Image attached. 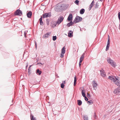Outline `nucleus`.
<instances>
[{"mask_svg":"<svg viewBox=\"0 0 120 120\" xmlns=\"http://www.w3.org/2000/svg\"><path fill=\"white\" fill-rule=\"evenodd\" d=\"M108 78L109 79L114 82L117 86H120V81L115 76L111 75L109 76Z\"/></svg>","mask_w":120,"mask_h":120,"instance_id":"1","label":"nucleus"},{"mask_svg":"<svg viewBox=\"0 0 120 120\" xmlns=\"http://www.w3.org/2000/svg\"><path fill=\"white\" fill-rule=\"evenodd\" d=\"M107 60L108 63L111 64L113 67H115L116 66V63L113 61L110 58L108 57Z\"/></svg>","mask_w":120,"mask_h":120,"instance_id":"2","label":"nucleus"},{"mask_svg":"<svg viewBox=\"0 0 120 120\" xmlns=\"http://www.w3.org/2000/svg\"><path fill=\"white\" fill-rule=\"evenodd\" d=\"M64 18L62 16L59 17L56 22V24L55 25V26H56V25H59L63 20Z\"/></svg>","mask_w":120,"mask_h":120,"instance_id":"3","label":"nucleus"},{"mask_svg":"<svg viewBox=\"0 0 120 120\" xmlns=\"http://www.w3.org/2000/svg\"><path fill=\"white\" fill-rule=\"evenodd\" d=\"M82 18L79 16H76L73 21L75 23L81 21L82 20Z\"/></svg>","mask_w":120,"mask_h":120,"instance_id":"4","label":"nucleus"},{"mask_svg":"<svg viewBox=\"0 0 120 120\" xmlns=\"http://www.w3.org/2000/svg\"><path fill=\"white\" fill-rule=\"evenodd\" d=\"M15 15L21 16L22 15V11L19 9L16 11L15 13Z\"/></svg>","mask_w":120,"mask_h":120,"instance_id":"5","label":"nucleus"},{"mask_svg":"<svg viewBox=\"0 0 120 120\" xmlns=\"http://www.w3.org/2000/svg\"><path fill=\"white\" fill-rule=\"evenodd\" d=\"M42 16L43 18L49 17L51 16V13L50 12L45 13L43 14Z\"/></svg>","mask_w":120,"mask_h":120,"instance_id":"6","label":"nucleus"},{"mask_svg":"<svg viewBox=\"0 0 120 120\" xmlns=\"http://www.w3.org/2000/svg\"><path fill=\"white\" fill-rule=\"evenodd\" d=\"M114 94H117L120 93V89L119 87L115 89L114 91Z\"/></svg>","mask_w":120,"mask_h":120,"instance_id":"7","label":"nucleus"},{"mask_svg":"<svg viewBox=\"0 0 120 120\" xmlns=\"http://www.w3.org/2000/svg\"><path fill=\"white\" fill-rule=\"evenodd\" d=\"M100 75L103 77H105L106 76V74L104 71L103 70L100 71Z\"/></svg>","mask_w":120,"mask_h":120,"instance_id":"8","label":"nucleus"},{"mask_svg":"<svg viewBox=\"0 0 120 120\" xmlns=\"http://www.w3.org/2000/svg\"><path fill=\"white\" fill-rule=\"evenodd\" d=\"M50 33H47L45 34L43 36V38H48L50 35Z\"/></svg>","mask_w":120,"mask_h":120,"instance_id":"9","label":"nucleus"},{"mask_svg":"<svg viewBox=\"0 0 120 120\" xmlns=\"http://www.w3.org/2000/svg\"><path fill=\"white\" fill-rule=\"evenodd\" d=\"M97 84L96 82L94 80L93 81V84L92 85L93 87L94 88V89L95 90V89H94L97 86Z\"/></svg>","mask_w":120,"mask_h":120,"instance_id":"10","label":"nucleus"},{"mask_svg":"<svg viewBox=\"0 0 120 120\" xmlns=\"http://www.w3.org/2000/svg\"><path fill=\"white\" fill-rule=\"evenodd\" d=\"M72 14H70L69 15L67 19L68 21H70L72 20Z\"/></svg>","mask_w":120,"mask_h":120,"instance_id":"11","label":"nucleus"},{"mask_svg":"<svg viewBox=\"0 0 120 120\" xmlns=\"http://www.w3.org/2000/svg\"><path fill=\"white\" fill-rule=\"evenodd\" d=\"M94 0H93L92 1V3L90 4V5L89 6V10H90L93 7L94 5Z\"/></svg>","mask_w":120,"mask_h":120,"instance_id":"12","label":"nucleus"},{"mask_svg":"<svg viewBox=\"0 0 120 120\" xmlns=\"http://www.w3.org/2000/svg\"><path fill=\"white\" fill-rule=\"evenodd\" d=\"M85 53H83L82 55L80 57V61L82 62L83 60L84 59V54Z\"/></svg>","mask_w":120,"mask_h":120,"instance_id":"13","label":"nucleus"},{"mask_svg":"<svg viewBox=\"0 0 120 120\" xmlns=\"http://www.w3.org/2000/svg\"><path fill=\"white\" fill-rule=\"evenodd\" d=\"M32 15V13L30 11L28 12V13H27V15L28 18H31Z\"/></svg>","mask_w":120,"mask_h":120,"instance_id":"14","label":"nucleus"},{"mask_svg":"<svg viewBox=\"0 0 120 120\" xmlns=\"http://www.w3.org/2000/svg\"><path fill=\"white\" fill-rule=\"evenodd\" d=\"M73 32L72 31H70L68 33V36L70 37H71L73 36Z\"/></svg>","mask_w":120,"mask_h":120,"instance_id":"15","label":"nucleus"},{"mask_svg":"<svg viewBox=\"0 0 120 120\" xmlns=\"http://www.w3.org/2000/svg\"><path fill=\"white\" fill-rule=\"evenodd\" d=\"M41 18H40L39 19L40 23V25H43V23L42 21V16H41Z\"/></svg>","mask_w":120,"mask_h":120,"instance_id":"16","label":"nucleus"},{"mask_svg":"<svg viewBox=\"0 0 120 120\" xmlns=\"http://www.w3.org/2000/svg\"><path fill=\"white\" fill-rule=\"evenodd\" d=\"M73 23V22L72 21H71L70 22L68 23L67 24V26L68 27H69L72 25Z\"/></svg>","mask_w":120,"mask_h":120,"instance_id":"17","label":"nucleus"},{"mask_svg":"<svg viewBox=\"0 0 120 120\" xmlns=\"http://www.w3.org/2000/svg\"><path fill=\"white\" fill-rule=\"evenodd\" d=\"M85 92L86 91L84 90H82V95L83 97H85Z\"/></svg>","mask_w":120,"mask_h":120,"instance_id":"18","label":"nucleus"},{"mask_svg":"<svg viewBox=\"0 0 120 120\" xmlns=\"http://www.w3.org/2000/svg\"><path fill=\"white\" fill-rule=\"evenodd\" d=\"M65 46H64L62 49L61 53H62L64 54L65 53Z\"/></svg>","mask_w":120,"mask_h":120,"instance_id":"19","label":"nucleus"},{"mask_svg":"<svg viewBox=\"0 0 120 120\" xmlns=\"http://www.w3.org/2000/svg\"><path fill=\"white\" fill-rule=\"evenodd\" d=\"M85 12V10L84 9H82L80 11V14H83Z\"/></svg>","mask_w":120,"mask_h":120,"instance_id":"20","label":"nucleus"},{"mask_svg":"<svg viewBox=\"0 0 120 120\" xmlns=\"http://www.w3.org/2000/svg\"><path fill=\"white\" fill-rule=\"evenodd\" d=\"M30 117L31 120H36L35 118H34L33 115H32L31 113V114Z\"/></svg>","mask_w":120,"mask_h":120,"instance_id":"21","label":"nucleus"},{"mask_svg":"<svg viewBox=\"0 0 120 120\" xmlns=\"http://www.w3.org/2000/svg\"><path fill=\"white\" fill-rule=\"evenodd\" d=\"M36 73L37 74H38L39 75H40L41 74V71H40L39 69H38L37 70Z\"/></svg>","mask_w":120,"mask_h":120,"instance_id":"22","label":"nucleus"},{"mask_svg":"<svg viewBox=\"0 0 120 120\" xmlns=\"http://www.w3.org/2000/svg\"><path fill=\"white\" fill-rule=\"evenodd\" d=\"M77 102H78V104L79 105H81L82 104V101L80 100H77Z\"/></svg>","mask_w":120,"mask_h":120,"instance_id":"23","label":"nucleus"},{"mask_svg":"<svg viewBox=\"0 0 120 120\" xmlns=\"http://www.w3.org/2000/svg\"><path fill=\"white\" fill-rule=\"evenodd\" d=\"M88 104H89V105H91L93 103V102L92 100L88 101L87 102Z\"/></svg>","mask_w":120,"mask_h":120,"instance_id":"24","label":"nucleus"},{"mask_svg":"<svg viewBox=\"0 0 120 120\" xmlns=\"http://www.w3.org/2000/svg\"><path fill=\"white\" fill-rule=\"evenodd\" d=\"M76 76H75L74 77V86H75V85L76 84Z\"/></svg>","mask_w":120,"mask_h":120,"instance_id":"25","label":"nucleus"},{"mask_svg":"<svg viewBox=\"0 0 120 120\" xmlns=\"http://www.w3.org/2000/svg\"><path fill=\"white\" fill-rule=\"evenodd\" d=\"M84 120H88V117L86 115L84 116Z\"/></svg>","mask_w":120,"mask_h":120,"instance_id":"26","label":"nucleus"},{"mask_svg":"<svg viewBox=\"0 0 120 120\" xmlns=\"http://www.w3.org/2000/svg\"><path fill=\"white\" fill-rule=\"evenodd\" d=\"M79 1L78 0H76L75 1V3L77 5H78Z\"/></svg>","mask_w":120,"mask_h":120,"instance_id":"27","label":"nucleus"},{"mask_svg":"<svg viewBox=\"0 0 120 120\" xmlns=\"http://www.w3.org/2000/svg\"><path fill=\"white\" fill-rule=\"evenodd\" d=\"M107 46H108L109 47L110 46V42H109V40L108 39V41L107 42Z\"/></svg>","mask_w":120,"mask_h":120,"instance_id":"28","label":"nucleus"},{"mask_svg":"<svg viewBox=\"0 0 120 120\" xmlns=\"http://www.w3.org/2000/svg\"><path fill=\"white\" fill-rule=\"evenodd\" d=\"M56 39V36H53L52 37V39L54 41H55Z\"/></svg>","mask_w":120,"mask_h":120,"instance_id":"29","label":"nucleus"},{"mask_svg":"<svg viewBox=\"0 0 120 120\" xmlns=\"http://www.w3.org/2000/svg\"><path fill=\"white\" fill-rule=\"evenodd\" d=\"M98 3L97 2L95 4V8H98Z\"/></svg>","mask_w":120,"mask_h":120,"instance_id":"30","label":"nucleus"},{"mask_svg":"<svg viewBox=\"0 0 120 120\" xmlns=\"http://www.w3.org/2000/svg\"><path fill=\"white\" fill-rule=\"evenodd\" d=\"M64 85L63 83H62L61 84V88H64Z\"/></svg>","mask_w":120,"mask_h":120,"instance_id":"31","label":"nucleus"},{"mask_svg":"<svg viewBox=\"0 0 120 120\" xmlns=\"http://www.w3.org/2000/svg\"><path fill=\"white\" fill-rule=\"evenodd\" d=\"M64 54L63 53H61V54L60 55V57L61 58H63L64 56Z\"/></svg>","mask_w":120,"mask_h":120,"instance_id":"32","label":"nucleus"},{"mask_svg":"<svg viewBox=\"0 0 120 120\" xmlns=\"http://www.w3.org/2000/svg\"><path fill=\"white\" fill-rule=\"evenodd\" d=\"M82 62V61H79V67H80L81 65V63Z\"/></svg>","mask_w":120,"mask_h":120,"instance_id":"33","label":"nucleus"},{"mask_svg":"<svg viewBox=\"0 0 120 120\" xmlns=\"http://www.w3.org/2000/svg\"><path fill=\"white\" fill-rule=\"evenodd\" d=\"M109 47L108 46H106V51H107L109 50Z\"/></svg>","mask_w":120,"mask_h":120,"instance_id":"34","label":"nucleus"},{"mask_svg":"<svg viewBox=\"0 0 120 120\" xmlns=\"http://www.w3.org/2000/svg\"><path fill=\"white\" fill-rule=\"evenodd\" d=\"M85 98V100L86 101H87L88 100V98L85 96V97H84Z\"/></svg>","mask_w":120,"mask_h":120,"instance_id":"35","label":"nucleus"},{"mask_svg":"<svg viewBox=\"0 0 120 120\" xmlns=\"http://www.w3.org/2000/svg\"><path fill=\"white\" fill-rule=\"evenodd\" d=\"M87 96L88 97H90V94L88 93H87Z\"/></svg>","mask_w":120,"mask_h":120,"instance_id":"36","label":"nucleus"},{"mask_svg":"<svg viewBox=\"0 0 120 120\" xmlns=\"http://www.w3.org/2000/svg\"><path fill=\"white\" fill-rule=\"evenodd\" d=\"M31 66H32V65H30V67L29 68V69H28V72L29 73V72L30 71V67Z\"/></svg>","mask_w":120,"mask_h":120,"instance_id":"37","label":"nucleus"},{"mask_svg":"<svg viewBox=\"0 0 120 120\" xmlns=\"http://www.w3.org/2000/svg\"><path fill=\"white\" fill-rule=\"evenodd\" d=\"M64 4H62L60 6V7H61V8L63 9V8H62V7L63 6H64Z\"/></svg>","mask_w":120,"mask_h":120,"instance_id":"38","label":"nucleus"},{"mask_svg":"<svg viewBox=\"0 0 120 120\" xmlns=\"http://www.w3.org/2000/svg\"><path fill=\"white\" fill-rule=\"evenodd\" d=\"M35 47H36V49L37 48V43L35 41Z\"/></svg>","mask_w":120,"mask_h":120,"instance_id":"39","label":"nucleus"},{"mask_svg":"<svg viewBox=\"0 0 120 120\" xmlns=\"http://www.w3.org/2000/svg\"><path fill=\"white\" fill-rule=\"evenodd\" d=\"M47 25H49V21H47Z\"/></svg>","mask_w":120,"mask_h":120,"instance_id":"40","label":"nucleus"},{"mask_svg":"<svg viewBox=\"0 0 120 120\" xmlns=\"http://www.w3.org/2000/svg\"><path fill=\"white\" fill-rule=\"evenodd\" d=\"M26 33L25 32H24V35L25 36V37L26 38Z\"/></svg>","mask_w":120,"mask_h":120,"instance_id":"41","label":"nucleus"},{"mask_svg":"<svg viewBox=\"0 0 120 120\" xmlns=\"http://www.w3.org/2000/svg\"><path fill=\"white\" fill-rule=\"evenodd\" d=\"M94 118L96 119V114L95 113H94Z\"/></svg>","mask_w":120,"mask_h":120,"instance_id":"42","label":"nucleus"},{"mask_svg":"<svg viewBox=\"0 0 120 120\" xmlns=\"http://www.w3.org/2000/svg\"><path fill=\"white\" fill-rule=\"evenodd\" d=\"M120 16V12L118 14V16Z\"/></svg>","mask_w":120,"mask_h":120,"instance_id":"43","label":"nucleus"},{"mask_svg":"<svg viewBox=\"0 0 120 120\" xmlns=\"http://www.w3.org/2000/svg\"><path fill=\"white\" fill-rule=\"evenodd\" d=\"M118 18L119 19L120 21V16H118Z\"/></svg>","mask_w":120,"mask_h":120,"instance_id":"44","label":"nucleus"},{"mask_svg":"<svg viewBox=\"0 0 120 120\" xmlns=\"http://www.w3.org/2000/svg\"><path fill=\"white\" fill-rule=\"evenodd\" d=\"M65 83V81H64L63 82V83Z\"/></svg>","mask_w":120,"mask_h":120,"instance_id":"45","label":"nucleus"},{"mask_svg":"<svg viewBox=\"0 0 120 120\" xmlns=\"http://www.w3.org/2000/svg\"><path fill=\"white\" fill-rule=\"evenodd\" d=\"M28 64H27V65L26 66V68H27L28 66Z\"/></svg>","mask_w":120,"mask_h":120,"instance_id":"46","label":"nucleus"},{"mask_svg":"<svg viewBox=\"0 0 120 120\" xmlns=\"http://www.w3.org/2000/svg\"><path fill=\"white\" fill-rule=\"evenodd\" d=\"M119 29H120V24L119 25Z\"/></svg>","mask_w":120,"mask_h":120,"instance_id":"47","label":"nucleus"},{"mask_svg":"<svg viewBox=\"0 0 120 120\" xmlns=\"http://www.w3.org/2000/svg\"><path fill=\"white\" fill-rule=\"evenodd\" d=\"M119 75L120 76V72L119 73Z\"/></svg>","mask_w":120,"mask_h":120,"instance_id":"48","label":"nucleus"},{"mask_svg":"<svg viewBox=\"0 0 120 120\" xmlns=\"http://www.w3.org/2000/svg\"><path fill=\"white\" fill-rule=\"evenodd\" d=\"M100 1H102V0H100Z\"/></svg>","mask_w":120,"mask_h":120,"instance_id":"49","label":"nucleus"},{"mask_svg":"<svg viewBox=\"0 0 120 120\" xmlns=\"http://www.w3.org/2000/svg\"><path fill=\"white\" fill-rule=\"evenodd\" d=\"M118 120H120V118Z\"/></svg>","mask_w":120,"mask_h":120,"instance_id":"50","label":"nucleus"}]
</instances>
